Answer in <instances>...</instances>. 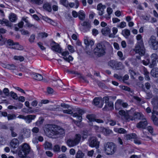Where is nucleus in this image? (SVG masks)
Returning <instances> with one entry per match:
<instances>
[{
	"instance_id": "b1692460",
	"label": "nucleus",
	"mask_w": 158,
	"mask_h": 158,
	"mask_svg": "<svg viewBox=\"0 0 158 158\" xmlns=\"http://www.w3.org/2000/svg\"><path fill=\"white\" fill-rule=\"evenodd\" d=\"M10 145L12 148H15L18 147L19 145V142L17 139H13L10 143Z\"/></svg>"
},
{
	"instance_id": "cd10ccee",
	"label": "nucleus",
	"mask_w": 158,
	"mask_h": 158,
	"mask_svg": "<svg viewBox=\"0 0 158 158\" xmlns=\"http://www.w3.org/2000/svg\"><path fill=\"white\" fill-rule=\"evenodd\" d=\"M1 66L4 68H7L10 69H14L15 67L14 64H9L6 63H2Z\"/></svg>"
},
{
	"instance_id": "9d476101",
	"label": "nucleus",
	"mask_w": 158,
	"mask_h": 158,
	"mask_svg": "<svg viewBox=\"0 0 158 158\" xmlns=\"http://www.w3.org/2000/svg\"><path fill=\"white\" fill-rule=\"evenodd\" d=\"M89 145L91 147H95L98 148L99 146V142L97 141L96 139L94 137L90 138L89 140Z\"/></svg>"
},
{
	"instance_id": "4be33fe9",
	"label": "nucleus",
	"mask_w": 158,
	"mask_h": 158,
	"mask_svg": "<svg viewBox=\"0 0 158 158\" xmlns=\"http://www.w3.org/2000/svg\"><path fill=\"white\" fill-rule=\"evenodd\" d=\"M31 75L35 80L40 81L43 79V77L42 75L39 73H31Z\"/></svg>"
},
{
	"instance_id": "c03bdc74",
	"label": "nucleus",
	"mask_w": 158,
	"mask_h": 158,
	"mask_svg": "<svg viewBox=\"0 0 158 158\" xmlns=\"http://www.w3.org/2000/svg\"><path fill=\"white\" fill-rule=\"evenodd\" d=\"M85 15L83 12L80 11L78 14V17L80 20H84L85 19Z\"/></svg>"
},
{
	"instance_id": "79ce46f5",
	"label": "nucleus",
	"mask_w": 158,
	"mask_h": 158,
	"mask_svg": "<svg viewBox=\"0 0 158 158\" xmlns=\"http://www.w3.org/2000/svg\"><path fill=\"white\" fill-rule=\"evenodd\" d=\"M151 74L154 77H158V70H152Z\"/></svg>"
},
{
	"instance_id": "4468645a",
	"label": "nucleus",
	"mask_w": 158,
	"mask_h": 158,
	"mask_svg": "<svg viewBox=\"0 0 158 158\" xmlns=\"http://www.w3.org/2000/svg\"><path fill=\"white\" fill-rule=\"evenodd\" d=\"M104 101V100H103V98L102 99L99 97L95 98L93 100V102L95 105H98L99 107L101 108L103 105Z\"/></svg>"
},
{
	"instance_id": "aec40b11",
	"label": "nucleus",
	"mask_w": 158,
	"mask_h": 158,
	"mask_svg": "<svg viewBox=\"0 0 158 158\" xmlns=\"http://www.w3.org/2000/svg\"><path fill=\"white\" fill-rule=\"evenodd\" d=\"M3 24L8 27H11L12 25V24L8 20L4 18L0 19V24L3 25Z\"/></svg>"
},
{
	"instance_id": "1a4fd4ad",
	"label": "nucleus",
	"mask_w": 158,
	"mask_h": 158,
	"mask_svg": "<svg viewBox=\"0 0 158 158\" xmlns=\"http://www.w3.org/2000/svg\"><path fill=\"white\" fill-rule=\"evenodd\" d=\"M64 72L69 74H74L77 75L79 78L83 79L85 82L87 83L89 82V81H87L85 77H83L81 73L77 71H76L73 70H65Z\"/></svg>"
},
{
	"instance_id": "4c0bfd02",
	"label": "nucleus",
	"mask_w": 158,
	"mask_h": 158,
	"mask_svg": "<svg viewBox=\"0 0 158 158\" xmlns=\"http://www.w3.org/2000/svg\"><path fill=\"white\" fill-rule=\"evenodd\" d=\"M85 156V154L81 151L79 150L76 154V158H83Z\"/></svg>"
},
{
	"instance_id": "052dcab7",
	"label": "nucleus",
	"mask_w": 158,
	"mask_h": 158,
	"mask_svg": "<svg viewBox=\"0 0 158 158\" xmlns=\"http://www.w3.org/2000/svg\"><path fill=\"white\" fill-rule=\"evenodd\" d=\"M53 81H55V83L56 85H57L60 86H63V83L61 80H57L56 81L54 80H53Z\"/></svg>"
},
{
	"instance_id": "09e8293b",
	"label": "nucleus",
	"mask_w": 158,
	"mask_h": 158,
	"mask_svg": "<svg viewBox=\"0 0 158 158\" xmlns=\"http://www.w3.org/2000/svg\"><path fill=\"white\" fill-rule=\"evenodd\" d=\"M10 94L11 97L15 100H17L18 97L17 94L13 91L10 92Z\"/></svg>"
},
{
	"instance_id": "f257e3e1",
	"label": "nucleus",
	"mask_w": 158,
	"mask_h": 158,
	"mask_svg": "<svg viewBox=\"0 0 158 158\" xmlns=\"http://www.w3.org/2000/svg\"><path fill=\"white\" fill-rule=\"evenodd\" d=\"M44 131L48 137L56 138L65 135V130L60 127L55 125L48 124L46 125Z\"/></svg>"
},
{
	"instance_id": "72a5a7b5",
	"label": "nucleus",
	"mask_w": 158,
	"mask_h": 158,
	"mask_svg": "<svg viewBox=\"0 0 158 158\" xmlns=\"http://www.w3.org/2000/svg\"><path fill=\"white\" fill-rule=\"evenodd\" d=\"M28 108H23L22 110V111L24 113L27 114L33 113V110L31 107H28Z\"/></svg>"
},
{
	"instance_id": "5701e85b",
	"label": "nucleus",
	"mask_w": 158,
	"mask_h": 158,
	"mask_svg": "<svg viewBox=\"0 0 158 158\" xmlns=\"http://www.w3.org/2000/svg\"><path fill=\"white\" fill-rule=\"evenodd\" d=\"M151 103L153 106L154 109H158V98L155 97L152 99Z\"/></svg>"
},
{
	"instance_id": "8fccbe9b",
	"label": "nucleus",
	"mask_w": 158,
	"mask_h": 158,
	"mask_svg": "<svg viewBox=\"0 0 158 158\" xmlns=\"http://www.w3.org/2000/svg\"><path fill=\"white\" fill-rule=\"evenodd\" d=\"M60 4L67 7L68 6V2L67 0H60Z\"/></svg>"
},
{
	"instance_id": "774afa93",
	"label": "nucleus",
	"mask_w": 158,
	"mask_h": 158,
	"mask_svg": "<svg viewBox=\"0 0 158 158\" xmlns=\"http://www.w3.org/2000/svg\"><path fill=\"white\" fill-rule=\"evenodd\" d=\"M7 43L10 46H14L15 44V43H14L13 41L10 39H9L7 40Z\"/></svg>"
},
{
	"instance_id": "ea45409f",
	"label": "nucleus",
	"mask_w": 158,
	"mask_h": 158,
	"mask_svg": "<svg viewBox=\"0 0 158 158\" xmlns=\"http://www.w3.org/2000/svg\"><path fill=\"white\" fill-rule=\"evenodd\" d=\"M32 3L38 5L41 4L43 2V0H30Z\"/></svg>"
},
{
	"instance_id": "c85d7f7f",
	"label": "nucleus",
	"mask_w": 158,
	"mask_h": 158,
	"mask_svg": "<svg viewBox=\"0 0 158 158\" xmlns=\"http://www.w3.org/2000/svg\"><path fill=\"white\" fill-rule=\"evenodd\" d=\"M103 100L105 101V103L109 107L113 108L114 104L111 102H109V98L108 97H105L103 98Z\"/></svg>"
},
{
	"instance_id": "7ed1b4c3",
	"label": "nucleus",
	"mask_w": 158,
	"mask_h": 158,
	"mask_svg": "<svg viewBox=\"0 0 158 158\" xmlns=\"http://www.w3.org/2000/svg\"><path fill=\"white\" fill-rule=\"evenodd\" d=\"M31 152L30 146L27 143H24L20 147L18 155L20 157L24 158L28 154H30Z\"/></svg>"
},
{
	"instance_id": "9b49d317",
	"label": "nucleus",
	"mask_w": 158,
	"mask_h": 158,
	"mask_svg": "<svg viewBox=\"0 0 158 158\" xmlns=\"http://www.w3.org/2000/svg\"><path fill=\"white\" fill-rule=\"evenodd\" d=\"M82 27L81 28V31L84 32H85L89 31L91 28V25L88 21H84L81 24Z\"/></svg>"
},
{
	"instance_id": "4d7b16f0",
	"label": "nucleus",
	"mask_w": 158,
	"mask_h": 158,
	"mask_svg": "<svg viewBox=\"0 0 158 158\" xmlns=\"http://www.w3.org/2000/svg\"><path fill=\"white\" fill-rule=\"evenodd\" d=\"M35 38V35L34 34L31 35L29 39V41L31 43H33L34 42V40Z\"/></svg>"
},
{
	"instance_id": "13d9d810",
	"label": "nucleus",
	"mask_w": 158,
	"mask_h": 158,
	"mask_svg": "<svg viewBox=\"0 0 158 158\" xmlns=\"http://www.w3.org/2000/svg\"><path fill=\"white\" fill-rule=\"evenodd\" d=\"M14 59L15 60H19L20 61H22L24 60V57L22 56H15Z\"/></svg>"
},
{
	"instance_id": "de8ad7c7",
	"label": "nucleus",
	"mask_w": 158,
	"mask_h": 158,
	"mask_svg": "<svg viewBox=\"0 0 158 158\" xmlns=\"http://www.w3.org/2000/svg\"><path fill=\"white\" fill-rule=\"evenodd\" d=\"M152 119L153 121V122L154 123L156 124L157 125L158 124V118L155 115L152 114Z\"/></svg>"
},
{
	"instance_id": "603ef678",
	"label": "nucleus",
	"mask_w": 158,
	"mask_h": 158,
	"mask_svg": "<svg viewBox=\"0 0 158 158\" xmlns=\"http://www.w3.org/2000/svg\"><path fill=\"white\" fill-rule=\"evenodd\" d=\"M110 30L108 28H104L102 29L101 31L103 35H105L110 32Z\"/></svg>"
},
{
	"instance_id": "473e14b6",
	"label": "nucleus",
	"mask_w": 158,
	"mask_h": 158,
	"mask_svg": "<svg viewBox=\"0 0 158 158\" xmlns=\"http://www.w3.org/2000/svg\"><path fill=\"white\" fill-rule=\"evenodd\" d=\"M23 135L26 137L28 138L30 135L31 132L30 130L26 128L23 129Z\"/></svg>"
},
{
	"instance_id": "f704fd0d",
	"label": "nucleus",
	"mask_w": 158,
	"mask_h": 158,
	"mask_svg": "<svg viewBox=\"0 0 158 158\" xmlns=\"http://www.w3.org/2000/svg\"><path fill=\"white\" fill-rule=\"evenodd\" d=\"M122 105L123 107H126L128 106V104L127 103H123L121 104L120 102H118L116 103L115 105V107L116 109H118V107L119 106Z\"/></svg>"
},
{
	"instance_id": "412c9836",
	"label": "nucleus",
	"mask_w": 158,
	"mask_h": 158,
	"mask_svg": "<svg viewBox=\"0 0 158 158\" xmlns=\"http://www.w3.org/2000/svg\"><path fill=\"white\" fill-rule=\"evenodd\" d=\"M96 130H98L99 131L101 132H103L105 134H110L111 131V130L107 129L104 127H100L95 126V127Z\"/></svg>"
},
{
	"instance_id": "bb28decb",
	"label": "nucleus",
	"mask_w": 158,
	"mask_h": 158,
	"mask_svg": "<svg viewBox=\"0 0 158 158\" xmlns=\"http://www.w3.org/2000/svg\"><path fill=\"white\" fill-rule=\"evenodd\" d=\"M130 31L127 29L123 30L122 32V35L126 39L128 38V36L130 35Z\"/></svg>"
},
{
	"instance_id": "a19ab883",
	"label": "nucleus",
	"mask_w": 158,
	"mask_h": 158,
	"mask_svg": "<svg viewBox=\"0 0 158 158\" xmlns=\"http://www.w3.org/2000/svg\"><path fill=\"white\" fill-rule=\"evenodd\" d=\"M73 116L74 117H77V118L79 120L78 121H77V123H80L81 122L82 119L81 115H79L77 113H75L73 114Z\"/></svg>"
},
{
	"instance_id": "f3484780",
	"label": "nucleus",
	"mask_w": 158,
	"mask_h": 158,
	"mask_svg": "<svg viewBox=\"0 0 158 158\" xmlns=\"http://www.w3.org/2000/svg\"><path fill=\"white\" fill-rule=\"evenodd\" d=\"M86 117L90 121H95L98 123H103L104 121L100 119H95L93 115L91 114L87 115Z\"/></svg>"
},
{
	"instance_id": "20e7f679",
	"label": "nucleus",
	"mask_w": 158,
	"mask_h": 158,
	"mask_svg": "<svg viewBox=\"0 0 158 158\" xmlns=\"http://www.w3.org/2000/svg\"><path fill=\"white\" fill-rule=\"evenodd\" d=\"M105 50L106 48L104 45L98 44L94 49V53L95 55L98 57H101L105 55Z\"/></svg>"
},
{
	"instance_id": "5fc2aeb1",
	"label": "nucleus",
	"mask_w": 158,
	"mask_h": 158,
	"mask_svg": "<svg viewBox=\"0 0 158 158\" xmlns=\"http://www.w3.org/2000/svg\"><path fill=\"white\" fill-rule=\"evenodd\" d=\"M8 120H11L15 119L16 118V115L14 114H8L7 116Z\"/></svg>"
},
{
	"instance_id": "a878e982",
	"label": "nucleus",
	"mask_w": 158,
	"mask_h": 158,
	"mask_svg": "<svg viewBox=\"0 0 158 158\" xmlns=\"http://www.w3.org/2000/svg\"><path fill=\"white\" fill-rule=\"evenodd\" d=\"M42 18L44 20L53 26L56 25V23L55 22L46 16H43Z\"/></svg>"
},
{
	"instance_id": "f03ea898",
	"label": "nucleus",
	"mask_w": 158,
	"mask_h": 158,
	"mask_svg": "<svg viewBox=\"0 0 158 158\" xmlns=\"http://www.w3.org/2000/svg\"><path fill=\"white\" fill-rule=\"evenodd\" d=\"M105 152L108 155L114 154L117 150V146L114 143L107 142L104 145Z\"/></svg>"
},
{
	"instance_id": "2f4dec72",
	"label": "nucleus",
	"mask_w": 158,
	"mask_h": 158,
	"mask_svg": "<svg viewBox=\"0 0 158 158\" xmlns=\"http://www.w3.org/2000/svg\"><path fill=\"white\" fill-rule=\"evenodd\" d=\"M43 8L49 12L52 11V7L50 4L48 2L44 4L43 6Z\"/></svg>"
},
{
	"instance_id": "393cba45",
	"label": "nucleus",
	"mask_w": 158,
	"mask_h": 158,
	"mask_svg": "<svg viewBox=\"0 0 158 158\" xmlns=\"http://www.w3.org/2000/svg\"><path fill=\"white\" fill-rule=\"evenodd\" d=\"M84 43L87 46H90L91 48L92 46L94 44L93 41L87 37H85L84 39Z\"/></svg>"
},
{
	"instance_id": "2eb2a0df",
	"label": "nucleus",
	"mask_w": 158,
	"mask_h": 158,
	"mask_svg": "<svg viewBox=\"0 0 158 158\" xmlns=\"http://www.w3.org/2000/svg\"><path fill=\"white\" fill-rule=\"evenodd\" d=\"M52 49L59 53L61 52V48L58 44L53 41L51 44Z\"/></svg>"
},
{
	"instance_id": "e2e57ef3",
	"label": "nucleus",
	"mask_w": 158,
	"mask_h": 158,
	"mask_svg": "<svg viewBox=\"0 0 158 158\" xmlns=\"http://www.w3.org/2000/svg\"><path fill=\"white\" fill-rule=\"evenodd\" d=\"M60 146L57 144H56L55 145L53 148V150L55 152H59L60 151Z\"/></svg>"
},
{
	"instance_id": "6ab92c4d",
	"label": "nucleus",
	"mask_w": 158,
	"mask_h": 158,
	"mask_svg": "<svg viewBox=\"0 0 158 158\" xmlns=\"http://www.w3.org/2000/svg\"><path fill=\"white\" fill-rule=\"evenodd\" d=\"M119 114L122 117H123L126 120L128 121H130V115L127 113H126L124 110H120L119 111Z\"/></svg>"
},
{
	"instance_id": "3c124183",
	"label": "nucleus",
	"mask_w": 158,
	"mask_h": 158,
	"mask_svg": "<svg viewBox=\"0 0 158 158\" xmlns=\"http://www.w3.org/2000/svg\"><path fill=\"white\" fill-rule=\"evenodd\" d=\"M45 148L49 149H52V144L48 142H46L44 144Z\"/></svg>"
},
{
	"instance_id": "6e6d98bb",
	"label": "nucleus",
	"mask_w": 158,
	"mask_h": 158,
	"mask_svg": "<svg viewBox=\"0 0 158 158\" xmlns=\"http://www.w3.org/2000/svg\"><path fill=\"white\" fill-rule=\"evenodd\" d=\"M126 26V23L124 22H121L119 24L117 25V27H118L120 28H123Z\"/></svg>"
},
{
	"instance_id": "6e6552de",
	"label": "nucleus",
	"mask_w": 158,
	"mask_h": 158,
	"mask_svg": "<svg viewBox=\"0 0 158 158\" xmlns=\"http://www.w3.org/2000/svg\"><path fill=\"white\" fill-rule=\"evenodd\" d=\"M35 117L36 115H33L29 114L26 116L19 115L18 118L24 120L27 123H30L32 122V120L35 119Z\"/></svg>"
},
{
	"instance_id": "e433bc0d",
	"label": "nucleus",
	"mask_w": 158,
	"mask_h": 158,
	"mask_svg": "<svg viewBox=\"0 0 158 158\" xmlns=\"http://www.w3.org/2000/svg\"><path fill=\"white\" fill-rule=\"evenodd\" d=\"M117 61L114 60H111L109 62V65L112 68H116Z\"/></svg>"
},
{
	"instance_id": "dca6fc26",
	"label": "nucleus",
	"mask_w": 158,
	"mask_h": 158,
	"mask_svg": "<svg viewBox=\"0 0 158 158\" xmlns=\"http://www.w3.org/2000/svg\"><path fill=\"white\" fill-rule=\"evenodd\" d=\"M61 54L63 56V59L66 61L69 62L73 60V57L69 55V52L67 51L63 52H62Z\"/></svg>"
},
{
	"instance_id": "39448f33",
	"label": "nucleus",
	"mask_w": 158,
	"mask_h": 158,
	"mask_svg": "<svg viewBox=\"0 0 158 158\" xmlns=\"http://www.w3.org/2000/svg\"><path fill=\"white\" fill-rule=\"evenodd\" d=\"M81 136L79 134H76L74 139H69L66 141L67 145L70 147H72L77 145L80 142Z\"/></svg>"
},
{
	"instance_id": "7c9ffc66",
	"label": "nucleus",
	"mask_w": 158,
	"mask_h": 158,
	"mask_svg": "<svg viewBox=\"0 0 158 158\" xmlns=\"http://www.w3.org/2000/svg\"><path fill=\"white\" fill-rule=\"evenodd\" d=\"M9 19L12 22H15L17 19V16L15 14L11 13L9 15Z\"/></svg>"
},
{
	"instance_id": "c9c22d12",
	"label": "nucleus",
	"mask_w": 158,
	"mask_h": 158,
	"mask_svg": "<svg viewBox=\"0 0 158 158\" xmlns=\"http://www.w3.org/2000/svg\"><path fill=\"white\" fill-rule=\"evenodd\" d=\"M9 129L10 131L11 135L12 137H14L17 136V134L15 132V128L13 127H10Z\"/></svg>"
},
{
	"instance_id": "f8f14e48",
	"label": "nucleus",
	"mask_w": 158,
	"mask_h": 158,
	"mask_svg": "<svg viewBox=\"0 0 158 158\" xmlns=\"http://www.w3.org/2000/svg\"><path fill=\"white\" fill-rule=\"evenodd\" d=\"M144 118H145L143 114L140 112H138L134 113L133 116H130V121H132L135 119H142Z\"/></svg>"
},
{
	"instance_id": "0e129e2a",
	"label": "nucleus",
	"mask_w": 158,
	"mask_h": 158,
	"mask_svg": "<svg viewBox=\"0 0 158 158\" xmlns=\"http://www.w3.org/2000/svg\"><path fill=\"white\" fill-rule=\"evenodd\" d=\"M118 56L120 57V59L121 60H123L124 59V58L123 57V54L120 51H118L117 52Z\"/></svg>"
},
{
	"instance_id": "bf43d9fd",
	"label": "nucleus",
	"mask_w": 158,
	"mask_h": 158,
	"mask_svg": "<svg viewBox=\"0 0 158 158\" xmlns=\"http://www.w3.org/2000/svg\"><path fill=\"white\" fill-rule=\"evenodd\" d=\"M108 123L111 126H114L116 124V122L115 120L110 119L108 121Z\"/></svg>"
},
{
	"instance_id": "c756f323",
	"label": "nucleus",
	"mask_w": 158,
	"mask_h": 158,
	"mask_svg": "<svg viewBox=\"0 0 158 158\" xmlns=\"http://www.w3.org/2000/svg\"><path fill=\"white\" fill-rule=\"evenodd\" d=\"M2 92L3 95L2 96L4 98H6V96H8L10 94L9 90L7 88H4Z\"/></svg>"
},
{
	"instance_id": "a211bd4d",
	"label": "nucleus",
	"mask_w": 158,
	"mask_h": 158,
	"mask_svg": "<svg viewBox=\"0 0 158 158\" xmlns=\"http://www.w3.org/2000/svg\"><path fill=\"white\" fill-rule=\"evenodd\" d=\"M106 8V6L102 3L99 4L97 6V10H98V14L99 15H102L104 14V10Z\"/></svg>"
},
{
	"instance_id": "37998d69",
	"label": "nucleus",
	"mask_w": 158,
	"mask_h": 158,
	"mask_svg": "<svg viewBox=\"0 0 158 158\" xmlns=\"http://www.w3.org/2000/svg\"><path fill=\"white\" fill-rule=\"evenodd\" d=\"M48 34L45 32H41L38 34V39L43 38L44 37H46L48 36Z\"/></svg>"
},
{
	"instance_id": "49530a36",
	"label": "nucleus",
	"mask_w": 158,
	"mask_h": 158,
	"mask_svg": "<svg viewBox=\"0 0 158 158\" xmlns=\"http://www.w3.org/2000/svg\"><path fill=\"white\" fill-rule=\"evenodd\" d=\"M143 72L144 75H145V79L147 80H149L150 79V77L149 76V73L148 72L147 70H143Z\"/></svg>"
},
{
	"instance_id": "ddd939ff",
	"label": "nucleus",
	"mask_w": 158,
	"mask_h": 158,
	"mask_svg": "<svg viewBox=\"0 0 158 158\" xmlns=\"http://www.w3.org/2000/svg\"><path fill=\"white\" fill-rule=\"evenodd\" d=\"M142 121L136 125V127L138 128L145 129L148 125V123L145 118H143Z\"/></svg>"
},
{
	"instance_id": "58836bf2",
	"label": "nucleus",
	"mask_w": 158,
	"mask_h": 158,
	"mask_svg": "<svg viewBox=\"0 0 158 158\" xmlns=\"http://www.w3.org/2000/svg\"><path fill=\"white\" fill-rule=\"evenodd\" d=\"M14 46L12 47L11 48H12L18 50H22L23 49L22 46L19 45L18 43H15V44H14Z\"/></svg>"
},
{
	"instance_id": "338daca9",
	"label": "nucleus",
	"mask_w": 158,
	"mask_h": 158,
	"mask_svg": "<svg viewBox=\"0 0 158 158\" xmlns=\"http://www.w3.org/2000/svg\"><path fill=\"white\" fill-rule=\"evenodd\" d=\"M68 48L71 52L73 53L74 51L73 47L70 45H68Z\"/></svg>"
},
{
	"instance_id": "a18cd8bd",
	"label": "nucleus",
	"mask_w": 158,
	"mask_h": 158,
	"mask_svg": "<svg viewBox=\"0 0 158 158\" xmlns=\"http://www.w3.org/2000/svg\"><path fill=\"white\" fill-rule=\"evenodd\" d=\"M136 135L135 133L128 134L126 135V137L127 139H134L136 137Z\"/></svg>"
},
{
	"instance_id": "0eeeda50",
	"label": "nucleus",
	"mask_w": 158,
	"mask_h": 158,
	"mask_svg": "<svg viewBox=\"0 0 158 158\" xmlns=\"http://www.w3.org/2000/svg\"><path fill=\"white\" fill-rule=\"evenodd\" d=\"M149 44L154 50H156L158 49V41L156 40V37L152 35L150 37L148 41Z\"/></svg>"
},
{
	"instance_id": "423d86ee",
	"label": "nucleus",
	"mask_w": 158,
	"mask_h": 158,
	"mask_svg": "<svg viewBox=\"0 0 158 158\" xmlns=\"http://www.w3.org/2000/svg\"><path fill=\"white\" fill-rule=\"evenodd\" d=\"M135 51L140 56H143L144 55L145 53V49L143 41L138 42L135 46Z\"/></svg>"
},
{
	"instance_id": "864d4df0",
	"label": "nucleus",
	"mask_w": 158,
	"mask_h": 158,
	"mask_svg": "<svg viewBox=\"0 0 158 158\" xmlns=\"http://www.w3.org/2000/svg\"><path fill=\"white\" fill-rule=\"evenodd\" d=\"M23 21H25L26 23H27V25L28 26V27H35V28H37V27H36L35 26H34V25L30 24V23L28 22V21L27 19V18H23L22 19Z\"/></svg>"
},
{
	"instance_id": "680f3d73",
	"label": "nucleus",
	"mask_w": 158,
	"mask_h": 158,
	"mask_svg": "<svg viewBox=\"0 0 158 158\" xmlns=\"http://www.w3.org/2000/svg\"><path fill=\"white\" fill-rule=\"evenodd\" d=\"M157 56L156 54L155 53H153L151 55V58L152 61H156V60L157 59Z\"/></svg>"
},
{
	"instance_id": "69168bd1",
	"label": "nucleus",
	"mask_w": 158,
	"mask_h": 158,
	"mask_svg": "<svg viewBox=\"0 0 158 158\" xmlns=\"http://www.w3.org/2000/svg\"><path fill=\"white\" fill-rule=\"evenodd\" d=\"M118 133L120 134H125L127 133V131L124 128H119Z\"/></svg>"
}]
</instances>
